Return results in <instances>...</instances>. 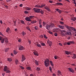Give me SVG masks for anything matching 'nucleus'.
I'll return each mask as SVG.
<instances>
[{
    "mask_svg": "<svg viewBox=\"0 0 76 76\" xmlns=\"http://www.w3.org/2000/svg\"><path fill=\"white\" fill-rule=\"evenodd\" d=\"M65 26L66 27V29H67L69 31H71V30H72V31H76V29L75 28L69 26L67 25H65Z\"/></svg>",
    "mask_w": 76,
    "mask_h": 76,
    "instance_id": "1",
    "label": "nucleus"
},
{
    "mask_svg": "<svg viewBox=\"0 0 76 76\" xmlns=\"http://www.w3.org/2000/svg\"><path fill=\"white\" fill-rule=\"evenodd\" d=\"M49 62L50 61H49V59H47L45 60V61H44V64L46 67H48V66H49L50 64Z\"/></svg>",
    "mask_w": 76,
    "mask_h": 76,
    "instance_id": "2",
    "label": "nucleus"
},
{
    "mask_svg": "<svg viewBox=\"0 0 76 76\" xmlns=\"http://www.w3.org/2000/svg\"><path fill=\"white\" fill-rule=\"evenodd\" d=\"M8 69L9 68L7 67V66H5L4 68V72H5L6 73H10V71Z\"/></svg>",
    "mask_w": 76,
    "mask_h": 76,
    "instance_id": "3",
    "label": "nucleus"
},
{
    "mask_svg": "<svg viewBox=\"0 0 76 76\" xmlns=\"http://www.w3.org/2000/svg\"><path fill=\"white\" fill-rule=\"evenodd\" d=\"M33 10L34 12L35 13H39L40 10H41V9H38V8H34L33 9Z\"/></svg>",
    "mask_w": 76,
    "mask_h": 76,
    "instance_id": "4",
    "label": "nucleus"
},
{
    "mask_svg": "<svg viewBox=\"0 0 76 76\" xmlns=\"http://www.w3.org/2000/svg\"><path fill=\"white\" fill-rule=\"evenodd\" d=\"M59 31L60 32H61V34L63 35V36H65V35H66V34L64 33V32H66V31L65 30H61V29H59Z\"/></svg>",
    "mask_w": 76,
    "mask_h": 76,
    "instance_id": "5",
    "label": "nucleus"
},
{
    "mask_svg": "<svg viewBox=\"0 0 76 76\" xmlns=\"http://www.w3.org/2000/svg\"><path fill=\"white\" fill-rule=\"evenodd\" d=\"M25 49V48H24V47H23V46H21V45H19V50L20 51H22L23 50H24Z\"/></svg>",
    "mask_w": 76,
    "mask_h": 76,
    "instance_id": "6",
    "label": "nucleus"
},
{
    "mask_svg": "<svg viewBox=\"0 0 76 76\" xmlns=\"http://www.w3.org/2000/svg\"><path fill=\"white\" fill-rule=\"evenodd\" d=\"M47 44H48L49 45V46H50V47H51V45H52V42H51L50 41V40L48 39V41H47Z\"/></svg>",
    "mask_w": 76,
    "mask_h": 76,
    "instance_id": "7",
    "label": "nucleus"
},
{
    "mask_svg": "<svg viewBox=\"0 0 76 76\" xmlns=\"http://www.w3.org/2000/svg\"><path fill=\"white\" fill-rule=\"evenodd\" d=\"M33 53L34 55L35 56H39V54H38V53L37 51L36 50H34L33 52Z\"/></svg>",
    "mask_w": 76,
    "mask_h": 76,
    "instance_id": "8",
    "label": "nucleus"
},
{
    "mask_svg": "<svg viewBox=\"0 0 76 76\" xmlns=\"http://www.w3.org/2000/svg\"><path fill=\"white\" fill-rule=\"evenodd\" d=\"M58 27L61 29H65V28L64 27V26L59 25L58 26Z\"/></svg>",
    "mask_w": 76,
    "mask_h": 76,
    "instance_id": "9",
    "label": "nucleus"
},
{
    "mask_svg": "<svg viewBox=\"0 0 76 76\" xmlns=\"http://www.w3.org/2000/svg\"><path fill=\"white\" fill-rule=\"evenodd\" d=\"M68 69L69 72H72V73H74V72H75L73 69H72V68H69Z\"/></svg>",
    "mask_w": 76,
    "mask_h": 76,
    "instance_id": "10",
    "label": "nucleus"
},
{
    "mask_svg": "<svg viewBox=\"0 0 76 76\" xmlns=\"http://www.w3.org/2000/svg\"><path fill=\"white\" fill-rule=\"evenodd\" d=\"M22 59L21 60L22 62H23V61H25V60H26V58H25V56H24V55H22Z\"/></svg>",
    "mask_w": 76,
    "mask_h": 76,
    "instance_id": "11",
    "label": "nucleus"
},
{
    "mask_svg": "<svg viewBox=\"0 0 76 76\" xmlns=\"http://www.w3.org/2000/svg\"><path fill=\"white\" fill-rule=\"evenodd\" d=\"M25 20H26V21H28V22H31V20L29 17H27L26 18Z\"/></svg>",
    "mask_w": 76,
    "mask_h": 76,
    "instance_id": "12",
    "label": "nucleus"
},
{
    "mask_svg": "<svg viewBox=\"0 0 76 76\" xmlns=\"http://www.w3.org/2000/svg\"><path fill=\"white\" fill-rule=\"evenodd\" d=\"M64 52L65 53H66V54H67V55H69V54H71V52L70 51H68L66 50H65Z\"/></svg>",
    "mask_w": 76,
    "mask_h": 76,
    "instance_id": "13",
    "label": "nucleus"
},
{
    "mask_svg": "<svg viewBox=\"0 0 76 76\" xmlns=\"http://www.w3.org/2000/svg\"><path fill=\"white\" fill-rule=\"evenodd\" d=\"M57 73L58 76H60V75H61V76H62V74L61 73V72H60V71L59 70L58 71Z\"/></svg>",
    "mask_w": 76,
    "mask_h": 76,
    "instance_id": "14",
    "label": "nucleus"
},
{
    "mask_svg": "<svg viewBox=\"0 0 76 76\" xmlns=\"http://www.w3.org/2000/svg\"><path fill=\"white\" fill-rule=\"evenodd\" d=\"M45 9H46L48 11V12H50V9L49 8V7H45Z\"/></svg>",
    "mask_w": 76,
    "mask_h": 76,
    "instance_id": "15",
    "label": "nucleus"
},
{
    "mask_svg": "<svg viewBox=\"0 0 76 76\" xmlns=\"http://www.w3.org/2000/svg\"><path fill=\"white\" fill-rule=\"evenodd\" d=\"M56 5L57 6H58V5H59V6H63V4H62V3H57L56 4Z\"/></svg>",
    "mask_w": 76,
    "mask_h": 76,
    "instance_id": "16",
    "label": "nucleus"
},
{
    "mask_svg": "<svg viewBox=\"0 0 76 76\" xmlns=\"http://www.w3.org/2000/svg\"><path fill=\"white\" fill-rule=\"evenodd\" d=\"M41 13L42 15H43L44 14V11L40 9V10L39 11V13Z\"/></svg>",
    "mask_w": 76,
    "mask_h": 76,
    "instance_id": "17",
    "label": "nucleus"
},
{
    "mask_svg": "<svg viewBox=\"0 0 76 76\" xmlns=\"http://www.w3.org/2000/svg\"><path fill=\"white\" fill-rule=\"evenodd\" d=\"M46 28L48 30H49V29H50V26L47 25L46 26Z\"/></svg>",
    "mask_w": 76,
    "mask_h": 76,
    "instance_id": "18",
    "label": "nucleus"
},
{
    "mask_svg": "<svg viewBox=\"0 0 76 76\" xmlns=\"http://www.w3.org/2000/svg\"><path fill=\"white\" fill-rule=\"evenodd\" d=\"M54 24H52V23H50V25H49V26L50 27V28H52L53 27H54Z\"/></svg>",
    "mask_w": 76,
    "mask_h": 76,
    "instance_id": "19",
    "label": "nucleus"
},
{
    "mask_svg": "<svg viewBox=\"0 0 76 76\" xmlns=\"http://www.w3.org/2000/svg\"><path fill=\"white\" fill-rule=\"evenodd\" d=\"M25 9L26 10H31V9L30 7H26Z\"/></svg>",
    "mask_w": 76,
    "mask_h": 76,
    "instance_id": "20",
    "label": "nucleus"
},
{
    "mask_svg": "<svg viewBox=\"0 0 76 76\" xmlns=\"http://www.w3.org/2000/svg\"><path fill=\"white\" fill-rule=\"evenodd\" d=\"M35 64H36V65H37V66H38V65H39V64L38 63V61L35 60Z\"/></svg>",
    "mask_w": 76,
    "mask_h": 76,
    "instance_id": "21",
    "label": "nucleus"
},
{
    "mask_svg": "<svg viewBox=\"0 0 76 76\" xmlns=\"http://www.w3.org/2000/svg\"><path fill=\"white\" fill-rule=\"evenodd\" d=\"M26 69L28 70H31V67L29 66L27 67Z\"/></svg>",
    "mask_w": 76,
    "mask_h": 76,
    "instance_id": "22",
    "label": "nucleus"
},
{
    "mask_svg": "<svg viewBox=\"0 0 76 76\" xmlns=\"http://www.w3.org/2000/svg\"><path fill=\"white\" fill-rule=\"evenodd\" d=\"M36 70L37 71V72H39V71H40V70H41V69L40 68L38 67H37L36 69Z\"/></svg>",
    "mask_w": 76,
    "mask_h": 76,
    "instance_id": "23",
    "label": "nucleus"
},
{
    "mask_svg": "<svg viewBox=\"0 0 76 76\" xmlns=\"http://www.w3.org/2000/svg\"><path fill=\"white\" fill-rule=\"evenodd\" d=\"M50 62L51 66H52V67H53L54 66V64L53 63V61H50Z\"/></svg>",
    "mask_w": 76,
    "mask_h": 76,
    "instance_id": "24",
    "label": "nucleus"
},
{
    "mask_svg": "<svg viewBox=\"0 0 76 76\" xmlns=\"http://www.w3.org/2000/svg\"><path fill=\"white\" fill-rule=\"evenodd\" d=\"M37 20H34L33 21H31V23H32L33 24H34V23H37Z\"/></svg>",
    "mask_w": 76,
    "mask_h": 76,
    "instance_id": "25",
    "label": "nucleus"
},
{
    "mask_svg": "<svg viewBox=\"0 0 76 76\" xmlns=\"http://www.w3.org/2000/svg\"><path fill=\"white\" fill-rule=\"evenodd\" d=\"M67 35H71V31H67Z\"/></svg>",
    "mask_w": 76,
    "mask_h": 76,
    "instance_id": "26",
    "label": "nucleus"
},
{
    "mask_svg": "<svg viewBox=\"0 0 76 76\" xmlns=\"http://www.w3.org/2000/svg\"><path fill=\"white\" fill-rule=\"evenodd\" d=\"M42 46H46L45 44L44 43L41 42L40 43Z\"/></svg>",
    "mask_w": 76,
    "mask_h": 76,
    "instance_id": "27",
    "label": "nucleus"
},
{
    "mask_svg": "<svg viewBox=\"0 0 76 76\" xmlns=\"http://www.w3.org/2000/svg\"><path fill=\"white\" fill-rule=\"evenodd\" d=\"M35 7H39V8H41V7L39 5H37L35 6Z\"/></svg>",
    "mask_w": 76,
    "mask_h": 76,
    "instance_id": "28",
    "label": "nucleus"
},
{
    "mask_svg": "<svg viewBox=\"0 0 76 76\" xmlns=\"http://www.w3.org/2000/svg\"><path fill=\"white\" fill-rule=\"evenodd\" d=\"M8 61H9L10 62L12 61V58H7Z\"/></svg>",
    "mask_w": 76,
    "mask_h": 76,
    "instance_id": "29",
    "label": "nucleus"
},
{
    "mask_svg": "<svg viewBox=\"0 0 76 76\" xmlns=\"http://www.w3.org/2000/svg\"><path fill=\"white\" fill-rule=\"evenodd\" d=\"M72 58H74L75 59L76 58V55L75 54H74L73 55V56L72 57Z\"/></svg>",
    "mask_w": 76,
    "mask_h": 76,
    "instance_id": "30",
    "label": "nucleus"
},
{
    "mask_svg": "<svg viewBox=\"0 0 76 76\" xmlns=\"http://www.w3.org/2000/svg\"><path fill=\"white\" fill-rule=\"evenodd\" d=\"M9 30H10V28H9V27L7 28L6 31L7 32H8Z\"/></svg>",
    "mask_w": 76,
    "mask_h": 76,
    "instance_id": "31",
    "label": "nucleus"
},
{
    "mask_svg": "<svg viewBox=\"0 0 76 76\" xmlns=\"http://www.w3.org/2000/svg\"><path fill=\"white\" fill-rule=\"evenodd\" d=\"M34 15H31L29 16V18H30L31 19H32V18H34Z\"/></svg>",
    "mask_w": 76,
    "mask_h": 76,
    "instance_id": "32",
    "label": "nucleus"
},
{
    "mask_svg": "<svg viewBox=\"0 0 76 76\" xmlns=\"http://www.w3.org/2000/svg\"><path fill=\"white\" fill-rule=\"evenodd\" d=\"M43 37L44 38H45V39H47L48 38V37L46 36V35L45 34H43Z\"/></svg>",
    "mask_w": 76,
    "mask_h": 76,
    "instance_id": "33",
    "label": "nucleus"
},
{
    "mask_svg": "<svg viewBox=\"0 0 76 76\" xmlns=\"http://www.w3.org/2000/svg\"><path fill=\"white\" fill-rule=\"evenodd\" d=\"M37 46L38 47H40V48H41V45L39 44H37Z\"/></svg>",
    "mask_w": 76,
    "mask_h": 76,
    "instance_id": "34",
    "label": "nucleus"
},
{
    "mask_svg": "<svg viewBox=\"0 0 76 76\" xmlns=\"http://www.w3.org/2000/svg\"><path fill=\"white\" fill-rule=\"evenodd\" d=\"M19 62V61L18 60H16L15 61V63H16V64H18V63Z\"/></svg>",
    "mask_w": 76,
    "mask_h": 76,
    "instance_id": "35",
    "label": "nucleus"
},
{
    "mask_svg": "<svg viewBox=\"0 0 76 76\" xmlns=\"http://www.w3.org/2000/svg\"><path fill=\"white\" fill-rule=\"evenodd\" d=\"M9 50V48H6L5 49V50L6 52H7L8 50Z\"/></svg>",
    "mask_w": 76,
    "mask_h": 76,
    "instance_id": "36",
    "label": "nucleus"
},
{
    "mask_svg": "<svg viewBox=\"0 0 76 76\" xmlns=\"http://www.w3.org/2000/svg\"><path fill=\"white\" fill-rule=\"evenodd\" d=\"M17 53H18L15 50H14V54H17Z\"/></svg>",
    "mask_w": 76,
    "mask_h": 76,
    "instance_id": "37",
    "label": "nucleus"
},
{
    "mask_svg": "<svg viewBox=\"0 0 76 76\" xmlns=\"http://www.w3.org/2000/svg\"><path fill=\"white\" fill-rule=\"evenodd\" d=\"M20 22L21 23H22V24H25V22L23 20H21Z\"/></svg>",
    "mask_w": 76,
    "mask_h": 76,
    "instance_id": "38",
    "label": "nucleus"
},
{
    "mask_svg": "<svg viewBox=\"0 0 76 76\" xmlns=\"http://www.w3.org/2000/svg\"><path fill=\"white\" fill-rule=\"evenodd\" d=\"M58 12L60 14H61V12H62V11L60 10H59Z\"/></svg>",
    "mask_w": 76,
    "mask_h": 76,
    "instance_id": "39",
    "label": "nucleus"
},
{
    "mask_svg": "<svg viewBox=\"0 0 76 76\" xmlns=\"http://www.w3.org/2000/svg\"><path fill=\"white\" fill-rule=\"evenodd\" d=\"M41 23H42V21H41V20L40 19L39 21V25H41Z\"/></svg>",
    "mask_w": 76,
    "mask_h": 76,
    "instance_id": "40",
    "label": "nucleus"
},
{
    "mask_svg": "<svg viewBox=\"0 0 76 76\" xmlns=\"http://www.w3.org/2000/svg\"><path fill=\"white\" fill-rule=\"evenodd\" d=\"M58 58V56H54V58L55 59H57V58Z\"/></svg>",
    "mask_w": 76,
    "mask_h": 76,
    "instance_id": "41",
    "label": "nucleus"
},
{
    "mask_svg": "<svg viewBox=\"0 0 76 76\" xmlns=\"http://www.w3.org/2000/svg\"><path fill=\"white\" fill-rule=\"evenodd\" d=\"M48 33H49V34H53V33L50 31H48Z\"/></svg>",
    "mask_w": 76,
    "mask_h": 76,
    "instance_id": "42",
    "label": "nucleus"
},
{
    "mask_svg": "<svg viewBox=\"0 0 76 76\" xmlns=\"http://www.w3.org/2000/svg\"><path fill=\"white\" fill-rule=\"evenodd\" d=\"M24 13L25 14H28V13H29V12L26 11H24Z\"/></svg>",
    "mask_w": 76,
    "mask_h": 76,
    "instance_id": "43",
    "label": "nucleus"
},
{
    "mask_svg": "<svg viewBox=\"0 0 76 76\" xmlns=\"http://www.w3.org/2000/svg\"><path fill=\"white\" fill-rule=\"evenodd\" d=\"M20 67L21 68V69H23H23H24V67H23V66H20Z\"/></svg>",
    "mask_w": 76,
    "mask_h": 76,
    "instance_id": "44",
    "label": "nucleus"
},
{
    "mask_svg": "<svg viewBox=\"0 0 76 76\" xmlns=\"http://www.w3.org/2000/svg\"><path fill=\"white\" fill-rule=\"evenodd\" d=\"M22 35H23V36H25V35H26V33H25V32H22Z\"/></svg>",
    "mask_w": 76,
    "mask_h": 76,
    "instance_id": "45",
    "label": "nucleus"
},
{
    "mask_svg": "<svg viewBox=\"0 0 76 76\" xmlns=\"http://www.w3.org/2000/svg\"><path fill=\"white\" fill-rule=\"evenodd\" d=\"M1 43H4V39H2V40H1Z\"/></svg>",
    "mask_w": 76,
    "mask_h": 76,
    "instance_id": "46",
    "label": "nucleus"
},
{
    "mask_svg": "<svg viewBox=\"0 0 76 76\" xmlns=\"http://www.w3.org/2000/svg\"><path fill=\"white\" fill-rule=\"evenodd\" d=\"M5 42H8V39H7V38H5Z\"/></svg>",
    "mask_w": 76,
    "mask_h": 76,
    "instance_id": "47",
    "label": "nucleus"
},
{
    "mask_svg": "<svg viewBox=\"0 0 76 76\" xmlns=\"http://www.w3.org/2000/svg\"><path fill=\"white\" fill-rule=\"evenodd\" d=\"M60 23L61 25H63L64 24V22L62 21H60Z\"/></svg>",
    "mask_w": 76,
    "mask_h": 76,
    "instance_id": "48",
    "label": "nucleus"
},
{
    "mask_svg": "<svg viewBox=\"0 0 76 76\" xmlns=\"http://www.w3.org/2000/svg\"><path fill=\"white\" fill-rule=\"evenodd\" d=\"M70 44H74L75 42L73 41H69Z\"/></svg>",
    "mask_w": 76,
    "mask_h": 76,
    "instance_id": "49",
    "label": "nucleus"
},
{
    "mask_svg": "<svg viewBox=\"0 0 76 76\" xmlns=\"http://www.w3.org/2000/svg\"><path fill=\"white\" fill-rule=\"evenodd\" d=\"M71 65L72 66H76V65L74 64H71Z\"/></svg>",
    "mask_w": 76,
    "mask_h": 76,
    "instance_id": "50",
    "label": "nucleus"
},
{
    "mask_svg": "<svg viewBox=\"0 0 76 76\" xmlns=\"http://www.w3.org/2000/svg\"><path fill=\"white\" fill-rule=\"evenodd\" d=\"M26 28V29H27L28 30V31H30V28L29 27H27Z\"/></svg>",
    "mask_w": 76,
    "mask_h": 76,
    "instance_id": "51",
    "label": "nucleus"
},
{
    "mask_svg": "<svg viewBox=\"0 0 76 76\" xmlns=\"http://www.w3.org/2000/svg\"><path fill=\"white\" fill-rule=\"evenodd\" d=\"M44 6H45V4H44L43 5L41 6V8H42V7H44Z\"/></svg>",
    "mask_w": 76,
    "mask_h": 76,
    "instance_id": "52",
    "label": "nucleus"
},
{
    "mask_svg": "<svg viewBox=\"0 0 76 76\" xmlns=\"http://www.w3.org/2000/svg\"><path fill=\"white\" fill-rule=\"evenodd\" d=\"M34 28L36 30H37L38 29V27L36 26L34 27Z\"/></svg>",
    "mask_w": 76,
    "mask_h": 76,
    "instance_id": "53",
    "label": "nucleus"
},
{
    "mask_svg": "<svg viewBox=\"0 0 76 76\" xmlns=\"http://www.w3.org/2000/svg\"><path fill=\"white\" fill-rule=\"evenodd\" d=\"M39 37L42 38H44V36H43V35H41V36H39Z\"/></svg>",
    "mask_w": 76,
    "mask_h": 76,
    "instance_id": "54",
    "label": "nucleus"
},
{
    "mask_svg": "<svg viewBox=\"0 0 76 76\" xmlns=\"http://www.w3.org/2000/svg\"><path fill=\"white\" fill-rule=\"evenodd\" d=\"M67 45H70V42H67Z\"/></svg>",
    "mask_w": 76,
    "mask_h": 76,
    "instance_id": "55",
    "label": "nucleus"
},
{
    "mask_svg": "<svg viewBox=\"0 0 76 76\" xmlns=\"http://www.w3.org/2000/svg\"><path fill=\"white\" fill-rule=\"evenodd\" d=\"M28 42H29V44H31V41L30 40H28Z\"/></svg>",
    "mask_w": 76,
    "mask_h": 76,
    "instance_id": "56",
    "label": "nucleus"
},
{
    "mask_svg": "<svg viewBox=\"0 0 76 76\" xmlns=\"http://www.w3.org/2000/svg\"><path fill=\"white\" fill-rule=\"evenodd\" d=\"M20 7H22L23 6V4H21L19 5Z\"/></svg>",
    "mask_w": 76,
    "mask_h": 76,
    "instance_id": "57",
    "label": "nucleus"
},
{
    "mask_svg": "<svg viewBox=\"0 0 76 76\" xmlns=\"http://www.w3.org/2000/svg\"><path fill=\"white\" fill-rule=\"evenodd\" d=\"M55 10L56 11H57L58 12V11H59L60 10H59L58 9H55Z\"/></svg>",
    "mask_w": 76,
    "mask_h": 76,
    "instance_id": "58",
    "label": "nucleus"
},
{
    "mask_svg": "<svg viewBox=\"0 0 76 76\" xmlns=\"http://www.w3.org/2000/svg\"><path fill=\"white\" fill-rule=\"evenodd\" d=\"M64 45H67V42H65L64 43Z\"/></svg>",
    "mask_w": 76,
    "mask_h": 76,
    "instance_id": "59",
    "label": "nucleus"
},
{
    "mask_svg": "<svg viewBox=\"0 0 76 76\" xmlns=\"http://www.w3.org/2000/svg\"><path fill=\"white\" fill-rule=\"evenodd\" d=\"M71 20H72L73 21H75V19H74V18H71Z\"/></svg>",
    "mask_w": 76,
    "mask_h": 76,
    "instance_id": "60",
    "label": "nucleus"
},
{
    "mask_svg": "<svg viewBox=\"0 0 76 76\" xmlns=\"http://www.w3.org/2000/svg\"><path fill=\"white\" fill-rule=\"evenodd\" d=\"M54 35L56 37H57V34L56 33H55L54 34Z\"/></svg>",
    "mask_w": 76,
    "mask_h": 76,
    "instance_id": "61",
    "label": "nucleus"
},
{
    "mask_svg": "<svg viewBox=\"0 0 76 76\" xmlns=\"http://www.w3.org/2000/svg\"><path fill=\"white\" fill-rule=\"evenodd\" d=\"M3 39V38L2 37H0V40L1 41V40Z\"/></svg>",
    "mask_w": 76,
    "mask_h": 76,
    "instance_id": "62",
    "label": "nucleus"
},
{
    "mask_svg": "<svg viewBox=\"0 0 76 76\" xmlns=\"http://www.w3.org/2000/svg\"><path fill=\"white\" fill-rule=\"evenodd\" d=\"M21 39H19L18 40V42H21Z\"/></svg>",
    "mask_w": 76,
    "mask_h": 76,
    "instance_id": "63",
    "label": "nucleus"
},
{
    "mask_svg": "<svg viewBox=\"0 0 76 76\" xmlns=\"http://www.w3.org/2000/svg\"><path fill=\"white\" fill-rule=\"evenodd\" d=\"M30 76H35L34 75L32 74H31L30 75Z\"/></svg>",
    "mask_w": 76,
    "mask_h": 76,
    "instance_id": "64",
    "label": "nucleus"
}]
</instances>
